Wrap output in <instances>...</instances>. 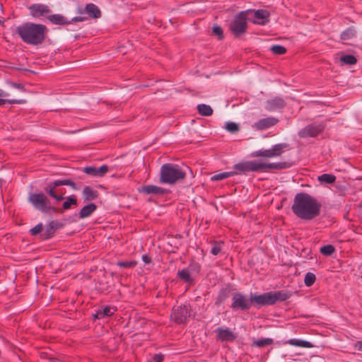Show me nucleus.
Instances as JSON below:
<instances>
[{"mask_svg":"<svg viewBox=\"0 0 362 362\" xmlns=\"http://www.w3.org/2000/svg\"><path fill=\"white\" fill-rule=\"evenodd\" d=\"M322 205L313 196L305 192L297 193L291 206L292 211L303 220L310 221L320 214Z\"/></svg>","mask_w":362,"mask_h":362,"instance_id":"1","label":"nucleus"},{"mask_svg":"<svg viewBox=\"0 0 362 362\" xmlns=\"http://www.w3.org/2000/svg\"><path fill=\"white\" fill-rule=\"evenodd\" d=\"M47 32L46 25L34 23H25L16 28V33L21 40L31 45L42 44L47 37Z\"/></svg>","mask_w":362,"mask_h":362,"instance_id":"2","label":"nucleus"},{"mask_svg":"<svg viewBox=\"0 0 362 362\" xmlns=\"http://www.w3.org/2000/svg\"><path fill=\"white\" fill-rule=\"evenodd\" d=\"M291 165L287 162L263 163L256 160L243 161L233 165V173L235 175L244 174L249 172H268L269 170H282L289 168Z\"/></svg>","mask_w":362,"mask_h":362,"instance_id":"3","label":"nucleus"},{"mask_svg":"<svg viewBox=\"0 0 362 362\" xmlns=\"http://www.w3.org/2000/svg\"><path fill=\"white\" fill-rule=\"evenodd\" d=\"M291 296L287 291H269L259 295L251 293L252 305L257 308L274 305L277 301H285Z\"/></svg>","mask_w":362,"mask_h":362,"instance_id":"4","label":"nucleus"},{"mask_svg":"<svg viewBox=\"0 0 362 362\" xmlns=\"http://www.w3.org/2000/svg\"><path fill=\"white\" fill-rule=\"evenodd\" d=\"M186 177V173L177 164L165 163L160 170V183L174 185L183 180Z\"/></svg>","mask_w":362,"mask_h":362,"instance_id":"5","label":"nucleus"},{"mask_svg":"<svg viewBox=\"0 0 362 362\" xmlns=\"http://www.w3.org/2000/svg\"><path fill=\"white\" fill-rule=\"evenodd\" d=\"M62 185L70 186L73 189L77 190L78 187L71 179L57 180L49 182L44 188V191L49 196L59 202L64 199V193L58 187Z\"/></svg>","mask_w":362,"mask_h":362,"instance_id":"6","label":"nucleus"},{"mask_svg":"<svg viewBox=\"0 0 362 362\" xmlns=\"http://www.w3.org/2000/svg\"><path fill=\"white\" fill-rule=\"evenodd\" d=\"M28 200L35 209L42 213L49 214L57 211V209L51 205L50 201L42 192L30 193Z\"/></svg>","mask_w":362,"mask_h":362,"instance_id":"7","label":"nucleus"},{"mask_svg":"<svg viewBox=\"0 0 362 362\" xmlns=\"http://www.w3.org/2000/svg\"><path fill=\"white\" fill-rule=\"evenodd\" d=\"M250 11V10L240 11L230 23L229 29L235 37H239L247 31V18Z\"/></svg>","mask_w":362,"mask_h":362,"instance_id":"8","label":"nucleus"},{"mask_svg":"<svg viewBox=\"0 0 362 362\" xmlns=\"http://www.w3.org/2000/svg\"><path fill=\"white\" fill-rule=\"evenodd\" d=\"M288 148L289 145L286 143L277 144L269 149H260L253 151L251 153V156L253 158L262 157L272 158L281 156L284 149H288Z\"/></svg>","mask_w":362,"mask_h":362,"instance_id":"9","label":"nucleus"},{"mask_svg":"<svg viewBox=\"0 0 362 362\" xmlns=\"http://www.w3.org/2000/svg\"><path fill=\"white\" fill-rule=\"evenodd\" d=\"M252 306L251 300V295L247 298L242 293L236 292L232 296V303L230 308L233 310L246 311Z\"/></svg>","mask_w":362,"mask_h":362,"instance_id":"10","label":"nucleus"},{"mask_svg":"<svg viewBox=\"0 0 362 362\" xmlns=\"http://www.w3.org/2000/svg\"><path fill=\"white\" fill-rule=\"evenodd\" d=\"M190 307L188 305L174 306L170 314V319L176 324H184L190 316Z\"/></svg>","mask_w":362,"mask_h":362,"instance_id":"11","label":"nucleus"},{"mask_svg":"<svg viewBox=\"0 0 362 362\" xmlns=\"http://www.w3.org/2000/svg\"><path fill=\"white\" fill-rule=\"evenodd\" d=\"M200 270V265L198 263H191L187 268L178 270L177 276L185 283H192L193 278L191 276V274L193 272H199Z\"/></svg>","mask_w":362,"mask_h":362,"instance_id":"12","label":"nucleus"},{"mask_svg":"<svg viewBox=\"0 0 362 362\" xmlns=\"http://www.w3.org/2000/svg\"><path fill=\"white\" fill-rule=\"evenodd\" d=\"M323 130V127L320 124H311L307 125L298 132V136L300 138L315 137Z\"/></svg>","mask_w":362,"mask_h":362,"instance_id":"13","label":"nucleus"},{"mask_svg":"<svg viewBox=\"0 0 362 362\" xmlns=\"http://www.w3.org/2000/svg\"><path fill=\"white\" fill-rule=\"evenodd\" d=\"M216 339L221 341H233L237 336L228 327H218L215 329Z\"/></svg>","mask_w":362,"mask_h":362,"instance_id":"14","label":"nucleus"},{"mask_svg":"<svg viewBox=\"0 0 362 362\" xmlns=\"http://www.w3.org/2000/svg\"><path fill=\"white\" fill-rule=\"evenodd\" d=\"M63 224L58 221H52L45 227V230L40 233V239L49 240L52 238L56 230L62 228Z\"/></svg>","mask_w":362,"mask_h":362,"instance_id":"15","label":"nucleus"},{"mask_svg":"<svg viewBox=\"0 0 362 362\" xmlns=\"http://www.w3.org/2000/svg\"><path fill=\"white\" fill-rule=\"evenodd\" d=\"M279 122V119L274 117H268L262 118L255 122L252 127L258 131H262L270 128L276 125Z\"/></svg>","mask_w":362,"mask_h":362,"instance_id":"16","label":"nucleus"},{"mask_svg":"<svg viewBox=\"0 0 362 362\" xmlns=\"http://www.w3.org/2000/svg\"><path fill=\"white\" fill-rule=\"evenodd\" d=\"M139 192L146 194H154L159 196L166 194L168 190L160 187L148 185L142 186L141 189H139Z\"/></svg>","mask_w":362,"mask_h":362,"instance_id":"17","label":"nucleus"},{"mask_svg":"<svg viewBox=\"0 0 362 362\" xmlns=\"http://www.w3.org/2000/svg\"><path fill=\"white\" fill-rule=\"evenodd\" d=\"M269 16L270 14L267 10L258 9L255 11V20L253 23L255 24L264 25L269 21Z\"/></svg>","mask_w":362,"mask_h":362,"instance_id":"18","label":"nucleus"},{"mask_svg":"<svg viewBox=\"0 0 362 362\" xmlns=\"http://www.w3.org/2000/svg\"><path fill=\"white\" fill-rule=\"evenodd\" d=\"M29 10L30 11L31 15L34 17H39L44 13H49L51 11L48 6L40 4L30 5Z\"/></svg>","mask_w":362,"mask_h":362,"instance_id":"19","label":"nucleus"},{"mask_svg":"<svg viewBox=\"0 0 362 362\" xmlns=\"http://www.w3.org/2000/svg\"><path fill=\"white\" fill-rule=\"evenodd\" d=\"M286 106L285 100L279 97H276L267 101L266 109L269 111H274Z\"/></svg>","mask_w":362,"mask_h":362,"instance_id":"20","label":"nucleus"},{"mask_svg":"<svg viewBox=\"0 0 362 362\" xmlns=\"http://www.w3.org/2000/svg\"><path fill=\"white\" fill-rule=\"evenodd\" d=\"M84 202L94 200L98 197L99 193L97 190L93 189L90 186H85L82 192Z\"/></svg>","mask_w":362,"mask_h":362,"instance_id":"21","label":"nucleus"},{"mask_svg":"<svg viewBox=\"0 0 362 362\" xmlns=\"http://www.w3.org/2000/svg\"><path fill=\"white\" fill-rule=\"evenodd\" d=\"M85 12L90 18H99L101 17V11L99 8L94 4H87L85 6Z\"/></svg>","mask_w":362,"mask_h":362,"instance_id":"22","label":"nucleus"},{"mask_svg":"<svg viewBox=\"0 0 362 362\" xmlns=\"http://www.w3.org/2000/svg\"><path fill=\"white\" fill-rule=\"evenodd\" d=\"M53 25H64L69 24V19L61 14H52L47 17Z\"/></svg>","mask_w":362,"mask_h":362,"instance_id":"23","label":"nucleus"},{"mask_svg":"<svg viewBox=\"0 0 362 362\" xmlns=\"http://www.w3.org/2000/svg\"><path fill=\"white\" fill-rule=\"evenodd\" d=\"M96 209L97 206L94 203H90L84 206L79 211V218L83 219L89 217Z\"/></svg>","mask_w":362,"mask_h":362,"instance_id":"24","label":"nucleus"},{"mask_svg":"<svg viewBox=\"0 0 362 362\" xmlns=\"http://www.w3.org/2000/svg\"><path fill=\"white\" fill-rule=\"evenodd\" d=\"M230 292V288L229 286L222 288L219 291L217 296L216 297L215 305H219L222 303L226 301V300L229 297Z\"/></svg>","mask_w":362,"mask_h":362,"instance_id":"25","label":"nucleus"},{"mask_svg":"<svg viewBox=\"0 0 362 362\" xmlns=\"http://www.w3.org/2000/svg\"><path fill=\"white\" fill-rule=\"evenodd\" d=\"M356 33L357 31L355 27L351 26L341 32L340 39L342 40H351L356 37Z\"/></svg>","mask_w":362,"mask_h":362,"instance_id":"26","label":"nucleus"},{"mask_svg":"<svg viewBox=\"0 0 362 362\" xmlns=\"http://www.w3.org/2000/svg\"><path fill=\"white\" fill-rule=\"evenodd\" d=\"M288 343L292 346H298V347H304V348H312L313 345L311 342L305 340H300L298 339H289Z\"/></svg>","mask_w":362,"mask_h":362,"instance_id":"27","label":"nucleus"},{"mask_svg":"<svg viewBox=\"0 0 362 362\" xmlns=\"http://www.w3.org/2000/svg\"><path fill=\"white\" fill-rule=\"evenodd\" d=\"M197 111L199 115L205 117L211 116L213 114V109L209 105L199 104L197 105Z\"/></svg>","mask_w":362,"mask_h":362,"instance_id":"28","label":"nucleus"},{"mask_svg":"<svg viewBox=\"0 0 362 362\" xmlns=\"http://www.w3.org/2000/svg\"><path fill=\"white\" fill-rule=\"evenodd\" d=\"M210 243L212 246L211 249V253L213 255H218L224 246V243L221 240H219V241L211 240L210 242Z\"/></svg>","mask_w":362,"mask_h":362,"instance_id":"29","label":"nucleus"},{"mask_svg":"<svg viewBox=\"0 0 362 362\" xmlns=\"http://www.w3.org/2000/svg\"><path fill=\"white\" fill-rule=\"evenodd\" d=\"M274 341L271 338H262L260 339L254 340L252 346L255 347H265L272 345Z\"/></svg>","mask_w":362,"mask_h":362,"instance_id":"30","label":"nucleus"},{"mask_svg":"<svg viewBox=\"0 0 362 362\" xmlns=\"http://www.w3.org/2000/svg\"><path fill=\"white\" fill-rule=\"evenodd\" d=\"M117 311V308L107 305L102 309H99V317H105L112 316Z\"/></svg>","mask_w":362,"mask_h":362,"instance_id":"31","label":"nucleus"},{"mask_svg":"<svg viewBox=\"0 0 362 362\" xmlns=\"http://www.w3.org/2000/svg\"><path fill=\"white\" fill-rule=\"evenodd\" d=\"M321 183L332 184L336 181V176L332 174H322L318 177Z\"/></svg>","mask_w":362,"mask_h":362,"instance_id":"32","label":"nucleus"},{"mask_svg":"<svg viewBox=\"0 0 362 362\" xmlns=\"http://www.w3.org/2000/svg\"><path fill=\"white\" fill-rule=\"evenodd\" d=\"M235 175L233 171L223 172L216 174L211 177V181H219Z\"/></svg>","mask_w":362,"mask_h":362,"instance_id":"33","label":"nucleus"},{"mask_svg":"<svg viewBox=\"0 0 362 362\" xmlns=\"http://www.w3.org/2000/svg\"><path fill=\"white\" fill-rule=\"evenodd\" d=\"M7 96H0V106L8 103V104H25L26 103L25 100L23 99H6Z\"/></svg>","mask_w":362,"mask_h":362,"instance_id":"34","label":"nucleus"},{"mask_svg":"<svg viewBox=\"0 0 362 362\" xmlns=\"http://www.w3.org/2000/svg\"><path fill=\"white\" fill-rule=\"evenodd\" d=\"M72 205H77L76 198L74 195L67 197L66 200L63 203V209H69Z\"/></svg>","mask_w":362,"mask_h":362,"instance_id":"35","label":"nucleus"},{"mask_svg":"<svg viewBox=\"0 0 362 362\" xmlns=\"http://www.w3.org/2000/svg\"><path fill=\"white\" fill-rule=\"evenodd\" d=\"M316 281V276L314 273L308 272L306 273L304 279L305 285L310 287L314 284Z\"/></svg>","mask_w":362,"mask_h":362,"instance_id":"36","label":"nucleus"},{"mask_svg":"<svg viewBox=\"0 0 362 362\" xmlns=\"http://www.w3.org/2000/svg\"><path fill=\"white\" fill-rule=\"evenodd\" d=\"M341 61L346 64L354 65L356 64L357 59L354 55L346 54L341 57Z\"/></svg>","mask_w":362,"mask_h":362,"instance_id":"37","label":"nucleus"},{"mask_svg":"<svg viewBox=\"0 0 362 362\" xmlns=\"http://www.w3.org/2000/svg\"><path fill=\"white\" fill-rule=\"evenodd\" d=\"M116 264H117V266H118L120 268L127 269V268H133V267H134L137 264V262L136 261H134V260H132V261H118L116 263Z\"/></svg>","mask_w":362,"mask_h":362,"instance_id":"38","label":"nucleus"},{"mask_svg":"<svg viewBox=\"0 0 362 362\" xmlns=\"http://www.w3.org/2000/svg\"><path fill=\"white\" fill-rule=\"evenodd\" d=\"M335 248L332 245H326L320 248V252L327 256H329L334 253Z\"/></svg>","mask_w":362,"mask_h":362,"instance_id":"39","label":"nucleus"},{"mask_svg":"<svg viewBox=\"0 0 362 362\" xmlns=\"http://www.w3.org/2000/svg\"><path fill=\"white\" fill-rule=\"evenodd\" d=\"M270 50L275 54L281 55L286 52L285 47L279 45H273Z\"/></svg>","mask_w":362,"mask_h":362,"instance_id":"40","label":"nucleus"},{"mask_svg":"<svg viewBox=\"0 0 362 362\" xmlns=\"http://www.w3.org/2000/svg\"><path fill=\"white\" fill-rule=\"evenodd\" d=\"M226 129L228 132L235 133L239 130V125L233 122H228L226 124Z\"/></svg>","mask_w":362,"mask_h":362,"instance_id":"41","label":"nucleus"},{"mask_svg":"<svg viewBox=\"0 0 362 362\" xmlns=\"http://www.w3.org/2000/svg\"><path fill=\"white\" fill-rule=\"evenodd\" d=\"M83 172L89 175L99 177V175L98 173V168H96V167L87 166L83 168Z\"/></svg>","mask_w":362,"mask_h":362,"instance_id":"42","label":"nucleus"},{"mask_svg":"<svg viewBox=\"0 0 362 362\" xmlns=\"http://www.w3.org/2000/svg\"><path fill=\"white\" fill-rule=\"evenodd\" d=\"M43 225L42 223H40L37 224L35 227L30 229V232L32 235H36L37 234H40L43 232L42 230Z\"/></svg>","mask_w":362,"mask_h":362,"instance_id":"43","label":"nucleus"},{"mask_svg":"<svg viewBox=\"0 0 362 362\" xmlns=\"http://www.w3.org/2000/svg\"><path fill=\"white\" fill-rule=\"evenodd\" d=\"M212 33L214 35H216L218 36V38L219 40H221L223 38V29L218 26V25H216L213 28V30H212Z\"/></svg>","mask_w":362,"mask_h":362,"instance_id":"44","label":"nucleus"},{"mask_svg":"<svg viewBox=\"0 0 362 362\" xmlns=\"http://www.w3.org/2000/svg\"><path fill=\"white\" fill-rule=\"evenodd\" d=\"M109 168L107 165H103L100 168H98V173L99 175V177H103L107 172Z\"/></svg>","mask_w":362,"mask_h":362,"instance_id":"45","label":"nucleus"},{"mask_svg":"<svg viewBox=\"0 0 362 362\" xmlns=\"http://www.w3.org/2000/svg\"><path fill=\"white\" fill-rule=\"evenodd\" d=\"M86 20H87L86 17L77 16V17L72 18L71 20H69V24H70L71 23H75V22H83Z\"/></svg>","mask_w":362,"mask_h":362,"instance_id":"46","label":"nucleus"},{"mask_svg":"<svg viewBox=\"0 0 362 362\" xmlns=\"http://www.w3.org/2000/svg\"><path fill=\"white\" fill-rule=\"evenodd\" d=\"M164 356L160 354H155L153 357V361L154 362H162L163 361Z\"/></svg>","mask_w":362,"mask_h":362,"instance_id":"47","label":"nucleus"},{"mask_svg":"<svg viewBox=\"0 0 362 362\" xmlns=\"http://www.w3.org/2000/svg\"><path fill=\"white\" fill-rule=\"evenodd\" d=\"M142 260L146 263V264H148L151 262V259L149 256H148L147 255H144L142 256Z\"/></svg>","mask_w":362,"mask_h":362,"instance_id":"48","label":"nucleus"},{"mask_svg":"<svg viewBox=\"0 0 362 362\" xmlns=\"http://www.w3.org/2000/svg\"><path fill=\"white\" fill-rule=\"evenodd\" d=\"M12 85L13 87H15L18 89H20V90H22L23 88L22 84H21V83H13Z\"/></svg>","mask_w":362,"mask_h":362,"instance_id":"49","label":"nucleus"},{"mask_svg":"<svg viewBox=\"0 0 362 362\" xmlns=\"http://www.w3.org/2000/svg\"><path fill=\"white\" fill-rule=\"evenodd\" d=\"M356 346L358 351H362V341H357Z\"/></svg>","mask_w":362,"mask_h":362,"instance_id":"50","label":"nucleus"},{"mask_svg":"<svg viewBox=\"0 0 362 362\" xmlns=\"http://www.w3.org/2000/svg\"><path fill=\"white\" fill-rule=\"evenodd\" d=\"M0 96H9V94L0 88Z\"/></svg>","mask_w":362,"mask_h":362,"instance_id":"51","label":"nucleus"},{"mask_svg":"<svg viewBox=\"0 0 362 362\" xmlns=\"http://www.w3.org/2000/svg\"><path fill=\"white\" fill-rule=\"evenodd\" d=\"M77 13H79V14H83V13H85V8L83 9L81 8H78V11H77Z\"/></svg>","mask_w":362,"mask_h":362,"instance_id":"52","label":"nucleus"},{"mask_svg":"<svg viewBox=\"0 0 362 362\" xmlns=\"http://www.w3.org/2000/svg\"><path fill=\"white\" fill-rule=\"evenodd\" d=\"M94 318L95 319H102L103 317H99V310L96 312L95 314L93 315Z\"/></svg>","mask_w":362,"mask_h":362,"instance_id":"53","label":"nucleus"}]
</instances>
